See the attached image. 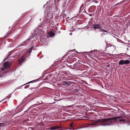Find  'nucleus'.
Returning <instances> with one entry per match:
<instances>
[{
	"label": "nucleus",
	"mask_w": 130,
	"mask_h": 130,
	"mask_svg": "<svg viewBox=\"0 0 130 130\" xmlns=\"http://www.w3.org/2000/svg\"><path fill=\"white\" fill-rule=\"evenodd\" d=\"M116 121H117L121 124H123L126 121L122 117L118 116L117 117H111L106 119H99L98 120L95 121V123H101V125L106 126L112 124Z\"/></svg>",
	"instance_id": "obj_1"
},
{
	"label": "nucleus",
	"mask_w": 130,
	"mask_h": 130,
	"mask_svg": "<svg viewBox=\"0 0 130 130\" xmlns=\"http://www.w3.org/2000/svg\"><path fill=\"white\" fill-rule=\"evenodd\" d=\"M11 64L10 62L6 61L4 63L3 66L4 68H2L1 69V71L4 70L5 69H7L10 66Z\"/></svg>",
	"instance_id": "obj_2"
},
{
	"label": "nucleus",
	"mask_w": 130,
	"mask_h": 130,
	"mask_svg": "<svg viewBox=\"0 0 130 130\" xmlns=\"http://www.w3.org/2000/svg\"><path fill=\"white\" fill-rule=\"evenodd\" d=\"M129 61L128 60H121L118 63L119 66L125 64L126 65L129 64Z\"/></svg>",
	"instance_id": "obj_3"
},
{
	"label": "nucleus",
	"mask_w": 130,
	"mask_h": 130,
	"mask_svg": "<svg viewBox=\"0 0 130 130\" xmlns=\"http://www.w3.org/2000/svg\"><path fill=\"white\" fill-rule=\"evenodd\" d=\"M93 28L95 30L97 29L101 30L102 28V27L99 24H95L93 25Z\"/></svg>",
	"instance_id": "obj_4"
},
{
	"label": "nucleus",
	"mask_w": 130,
	"mask_h": 130,
	"mask_svg": "<svg viewBox=\"0 0 130 130\" xmlns=\"http://www.w3.org/2000/svg\"><path fill=\"white\" fill-rule=\"evenodd\" d=\"M37 103H38L37 104H34V105H32L28 109V110L27 111H29V112H30L31 111V110H29L31 109H32V108L33 107H35L36 106H39L40 105H41L42 104L41 103H39V102H37Z\"/></svg>",
	"instance_id": "obj_5"
},
{
	"label": "nucleus",
	"mask_w": 130,
	"mask_h": 130,
	"mask_svg": "<svg viewBox=\"0 0 130 130\" xmlns=\"http://www.w3.org/2000/svg\"><path fill=\"white\" fill-rule=\"evenodd\" d=\"M30 39V38H29V39L28 40H26L25 41L21 43L20 45H18L17 47H16V48H18L22 46H23L24 45L27 43V41L29 40Z\"/></svg>",
	"instance_id": "obj_6"
},
{
	"label": "nucleus",
	"mask_w": 130,
	"mask_h": 130,
	"mask_svg": "<svg viewBox=\"0 0 130 130\" xmlns=\"http://www.w3.org/2000/svg\"><path fill=\"white\" fill-rule=\"evenodd\" d=\"M79 67V66L77 64H75L73 65V68H72V69L75 70H80Z\"/></svg>",
	"instance_id": "obj_7"
},
{
	"label": "nucleus",
	"mask_w": 130,
	"mask_h": 130,
	"mask_svg": "<svg viewBox=\"0 0 130 130\" xmlns=\"http://www.w3.org/2000/svg\"><path fill=\"white\" fill-rule=\"evenodd\" d=\"M25 57L24 56L21 57L19 59V62L20 64H21L23 62H24L25 60L24 59Z\"/></svg>",
	"instance_id": "obj_8"
},
{
	"label": "nucleus",
	"mask_w": 130,
	"mask_h": 130,
	"mask_svg": "<svg viewBox=\"0 0 130 130\" xmlns=\"http://www.w3.org/2000/svg\"><path fill=\"white\" fill-rule=\"evenodd\" d=\"M38 34L36 33H33V34L31 36V39H33V40H35L37 38Z\"/></svg>",
	"instance_id": "obj_9"
},
{
	"label": "nucleus",
	"mask_w": 130,
	"mask_h": 130,
	"mask_svg": "<svg viewBox=\"0 0 130 130\" xmlns=\"http://www.w3.org/2000/svg\"><path fill=\"white\" fill-rule=\"evenodd\" d=\"M35 80H32V81H30V82H29L27 83H26V84H24V85H22V86H20V87H18L17 88H16L15 89H14V91H15L17 89H19L20 88V87H21L22 86L25 85H26L27 84H29V83H34L35 82Z\"/></svg>",
	"instance_id": "obj_10"
},
{
	"label": "nucleus",
	"mask_w": 130,
	"mask_h": 130,
	"mask_svg": "<svg viewBox=\"0 0 130 130\" xmlns=\"http://www.w3.org/2000/svg\"><path fill=\"white\" fill-rule=\"evenodd\" d=\"M128 0H124L123 1L121 2L120 3H117L116 5H115V7L116 6H117L118 5H120L121 4L124 3L125 2H127Z\"/></svg>",
	"instance_id": "obj_11"
},
{
	"label": "nucleus",
	"mask_w": 130,
	"mask_h": 130,
	"mask_svg": "<svg viewBox=\"0 0 130 130\" xmlns=\"http://www.w3.org/2000/svg\"><path fill=\"white\" fill-rule=\"evenodd\" d=\"M48 34L51 37H53L55 35V33L52 31H51L50 32H48Z\"/></svg>",
	"instance_id": "obj_12"
},
{
	"label": "nucleus",
	"mask_w": 130,
	"mask_h": 130,
	"mask_svg": "<svg viewBox=\"0 0 130 130\" xmlns=\"http://www.w3.org/2000/svg\"><path fill=\"white\" fill-rule=\"evenodd\" d=\"M60 128V127L59 126H55L51 127L50 128V130H54L55 129H59Z\"/></svg>",
	"instance_id": "obj_13"
},
{
	"label": "nucleus",
	"mask_w": 130,
	"mask_h": 130,
	"mask_svg": "<svg viewBox=\"0 0 130 130\" xmlns=\"http://www.w3.org/2000/svg\"><path fill=\"white\" fill-rule=\"evenodd\" d=\"M5 121L3 122L1 121V120L0 119V126H5V125H3L2 124H5Z\"/></svg>",
	"instance_id": "obj_14"
},
{
	"label": "nucleus",
	"mask_w": 130,
	"mask_h": 130,
	"mask_svg": "<svg viewBox=\"0 0 130 130\" xmlns=\"http://www.w3.org/2000/svg\"><path fill=\"white\" fill-rule=\"evenodd\" d=\"M63 83L66 84L68 85H70V82H68L66 81H64Z\"/></svg>",
	"instance_id": "obj_15"
},
{
	"label": "nucleus",
	"mask_w": 130,
	"mask_h": 130,
	"mask_svg": "<svg viewBox=\"0 0 130 130\" xmlns=\"http://www.w3.org/2000/svg\"><path fill=\"white\" fill-rule=\"evenodd\" d=\"M34 47L33 46H32L30 48L29 50L28 51V53H31V52L33 48Z\"/></svg>",
	"instance_id": "obj_16"
},
{
	"label": "nucleus",
	"mask_w": 130,
	"mask_h": 130,
	"mask_svg": "<svg viewBox=\"0 0 130 130\" xmlns=\"http://www.w3.org/2000/svg\"><path fill=\"white\" fill-rule=\"evenodd\" d=\"M91 52H84V53L85 54L87 55V54H90V53Z\"/></svg>",
	"instance_id": "obj_17"
},
{
	"label": "nucleus",
	"mask_w": 130,
	"mask_h": 130,
	"mask_svg": "<svg viewBox=\"0 0 130 130\" xmlns=\"http://www.w3.org/2000/svg\"><path fill=\"white\" fill-rule=\"evenodd\" d=\"M123 56L125 57H127L128 56V55L126 53L124 54H123Z\"/></svg>",
	"instance_id": "obj_18"
},
{
	"label": "nucleus",
	"mask_w": 130,
	"mask_h": 130,
	"mask_svg": "<svg viewBox=\"0 0 130 130\" xmlns=\"http://www.w3.org/2000/svg\"><path fill=\"white\" fill-rule=\"evenodd\" d=\"M121 113H121V115L124 116L125 114V113L123 112H121Z\"/></svg>",
	"instance_id": "obj_19"
},
{
	"label": "nucleus",
	"mask_w": 130,
	"mask_h": 130,
	"mask_svg": "<svg viewBox=\"0 0 130 130\" xmlns=\"http://www.w3.org/2000/svg\"><path fill=\"white\" fill-rule=\"evenodd\" d=\"M102 29V30H101V31H103V32H107L106 31H105V30H103V29Z\"/></svg>",
	"instance_id": "obj_20"
},
{
	"label": "nucleus",
	"mask_w": 130,
	"mask_h": 130,
	"mask_svg": "<svg viewBox=\"0 0 130 130\" xmlns=\"http://www.w3.org/2000/svg\"><path fill=\"white\" fill-rule=\"evenodd\" d=\"M123 53H120L119 54V55L121 56H123Z\"/></svg>",
	"instance_id": "obj_21"
},
{
	"label": "nucleus",
	"mask_w": 130,
	"mask_h": 130,
	"mask_svg": "<svg viewBox=\"0 0 130 130\" xmlns=\"http://www.w3.org/2000/svg\"><path fill=\"white\" fill-rule=\"evenodd\" d=\"M3 75L0 74V78H1L2 77Z\"/></svg>",
	"instance_id": "obj_22"
},
{
	"label": "nucleus",
	"mask_w": 130,
	"mask_h": 130,
	"mask_svg": "<svg viewBox=\"0 0 130 130\" xmlns=\"http://www.w3.org/2000/svg\"><path fill=\"white\" fill-rule=\"evenodd\" d=\"M91 125H95V124H94L93 123H92L91 124Z\"/></svg>",
	"instance_id": "obj_23"
},
{
	"label": "nucleus",
	"mask_w": 130,
	"mask_h": 130,
	"mask_svg": "<svg viewBox=\"0 0 130 130\" xmlns=\"http://www.w3.org/2000/svg\"><path fill=\"white\" fill-rule=\"evenodd\" d=\"M28 87H26V86L25 87H24V88L25 89H26V88H27Z\"/></svg>",
	"instance_id": "obj_24"
},
{
	"label": "nucleus",
	"mask_w": 130,
	"mask_h": 130,
	"mask_svg": "<svg viewBox=\"0 0 130 130\" xmlns=\"http://www.w3.org/2000/svg\"><path fill=\"white\" fill-rule=\"evenodd\" d=\"M70 35H72V33H71L70 34Z\"/></svg>",
	"instance_id": "obj_25"
},
{
	"label": "nucleus",
	"mask_w": 130,
	"mask_h": 130,
	"mask_svg": "<svg viewBox=\"0 0 130 130\" xmlns=\"http://www.w3.org/2000/svg\"><path fill=\"white\" fill-rule=\"evenodd\" d=\"M89 16H92V15H91V14H90V15H89Z\"/></svg>",
	"instance_id": "obj_26"
},
{
	"label": "nucleus",
	"mask_w": 130,
	"mask_h": 130,
	"mask_svg": "<svg viewBox=\"0 0 130 130\" xmlns=\"http://www.w3.org/2000/svg\"><path fill=\"white\" fill-rule=\"evenodd\" d=\"M30 89L32 90V88H30Z\"/></svg>",
	"instance_id": "obj_27"
},
{
	"label": "nucleus",
	"mask_w": 130,
	"mask_h": 130,
	"mask_svg": "<svg viewBox=\"0 0 130 130\" xmlns=\"http://www.w3.org/2000/svg\"><path fill=\"white\" fill-rule=\"evenodd\" d=\"M54 100L55 101V100H57L56 99H54Z\"/></svg>",
	"instance_id": "obj_28"
},
{
	"label": "nucleus",
	"mask_w": 130,
	"mask_h": 130,
	"mask_svg": "<svg viewBox=\"0 0 130 130\" xmlns=\"http://www.w3.org/2000/svg\"><path fill=\"white\" fill-rule=\"evenodd\" d=\"M127 50H128V48H127Z\"/></svg>",
	"instance_id": "obj_29"
},
{
	"label": "nucleus",
	"mask_w": 130,
	"mask_h": 130,
	"mask_svg": "<svg viewBox=\"0 0 130 130\" xmlns=\"http://www.w3.org/2000/svg\"><path fill=\"white\" fill-rule=\"evenodd\" d=\"M41 102L42 103V101H41Z\"/></svg>",
	"instance_id": "obj_30"
}]
</instances>
